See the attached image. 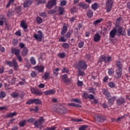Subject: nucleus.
<instances>
[{
	"label": "nucleus",
	"mask_w": 130,
	"mask_h": 130,
	"mask_svg": "<svg viewBox=\"0 0 130 130\" xmlns=\"http://www.w3.org/2000/svg\"><path fill=\"white\" fill-rule=\"evenodd\" d=\"M93 101L91 102L92 104H94V105H96V104H98V100L96 99H93Z\"/></svg>",
	"instance_id": "61"
},
{
	"label": "nucleus",
	"mask_w": 130,
	"mask_h": 130,
	"mask_svg": "<svg viewBox=\"0 0 130 130\" xmlns=\"http://www.w3.org/2000/svg\"><path fill=\"white\" fill-rule=\"evenodd\" d=\"M16 13L18 15H22V9L21 6H17L15 9Z\"/></svg>",
	"instance_id": "27"
},
{
	"label": "nucleus",
	"mask_w": 130,
	"mask_h": 130,
	"mask_svg": "<svg viewBox=\"0 0 130 130\" xmlns=\"http://www.w3.org/2000/svg\"><path fill=\"white\" fill-rule=\"evenodd\" d=\"M30 63L32 64V66H35L36 64V60H35V58L32 57L30 59Z\"/></svg>",
	"instance_id": "43"
},
{
	"label": "nucleus",
	"mask_w": 130,
	"mask_h": 130,
	"mask_svg": "<svg viewBox=\"0 0 130 130\" xmlns=\"http://www.w3.org/2000/svg\"><path fill=\"white\" fill-rule=\"evenodd\" d=\"M105 62V55H102L99 58V60L98 61V63H101V64H102V62Z\"/></svg>",
	"instance_id": "28"
},
{
	"label": "nucleus",
	"mask_w": 130,
	"mask_h": 130,
	"mask_svg": "<svg viewBox=\"0 0 130 130\" xmlns=\"http://www.w3.org/2000/svg\"><path fill=\"white\" fill-rule=\"evenodd\" d=\"M56 112L58 113H60V114H64L68 112V111L67 110V108L59 106L58 108L56 109Z\"/></svg>",
	"instance_id": "5"
},
{
	"label": "nucleus",
	"mask_w": 130,
	"mask_h": 130,
	"mask_svg": "<svg viewBox=\"0 0 130 130\" xmlns=\"http://www.w3.org/2000/svg\"><path fill=\"white\" fill-rule=\"evenodd\" d=\"M100 39H101V36L99 34H95L93 38L94 42H98V41H100Z\"/></svg>",
	"instance_id": "21"
},
{
	"label": "nucleus",
	"mask_w": 130,
	"mask_h": 130,
	"mask_svg": "<svg viewBox=\"0 0 130 130\" xmlns=\"http://www.w3.org/2000/svg\"><path fill=\"white\" fill-rule=\"evenodd\" d=\"M37 2V5L39 6V5H41V4H45L46 1L45 0H35Z\"/></svg>",
	"instance_id": "42"
},
{
	"label": "nucleus",
	"mask_w": 130,
	"mask_h": 130,
	"mask_svg": "<svg viewBox=\"0 0 130 130\" xmlns=\"http://www.w3.org/2000/svg\"><path fill=\"white\" fill-rule=\"evenodd\" d=\"M20 25L23 29H27L28 28V25H27V24L25 22V20H22L21 22Z\"/></svg>",
	"instance_id": "34"
},
{
	"label": "nucleus",
	"mask_w": 130,
	"mask_h": 130,
	"mask_svg": "<svg viewBox=\"0 0 130 130\" xmlns=\"http://www.w3.org/2000/svg\"><path fill=\"white\" fill-rule=\"evenodd\" d=\"M71 81H72L71 78H67L65 79L63 82L67 84V85H69L70 83H71Z\"/></svg>",
	"instance_id": "47"
},
{
	"label": "nucleus",
	"mask_w": 130,
	"mask_h": 130,
	"mask_svg": "<svg viewBox=\"0 0 130 130\" xmlns=\"http://www.w3.org/2000/svg\"><path fill=\"white\" fill-rule=\"evenodd\" d=\"M68 106H73V107H77L79 108H81V107H82V106L75 103H69L68 104Z\"/></svg>",
	"instance_id": "37"
},
{
	"label": "nucleus",
	"mask_w": 130,
	"mask_h": 130,
	"mask_svg": "<svg viewBox=\"0 0 130 130\" xmlns=\"http://www.w3.org/2000/svg\"><path fill=\"white\" fill-rule=\"evenodd\" d=\"M98 3H94L93 4H92L91 5V9L93 10V11H96L97 9H98Z\"/></svg>",
	"instance_id": "40"
},
{
	"label": "nucleus",
	"mask_w": 130,
	"mask_h": 130,
	"mask_svg": "<svg viewBox=\"0 0 130 130\" xmlns=\"http://www.w3.org/2000/svg\"><path fill=\"white\" fill-rule=\"evenodd\" d=\"M59 41L61 42H66L67 39L64 38V36H63L60 37V38L59 39Z\"/></svg>",
	"instance_id": "51"
},
{
	"label": "nucleus",
	"mask_w": 130,
	"mask_h": 130,
	"mask_svg": "<svg viewBox=\"0 0 130 130\" xmlns=\"http://www.w3.org/2000/svg\"><path fill=\"white\" fill-rule=\"evenodd\" d=\"M37 22L38 23V24H41L42 23V18L38 16L37 17Z\"/></svg>",
	"instance_id": "54"
},
{
	"label": "nucleus",
	"mask_w": 130,
	"mask_h": 130,
	"mask_svg": "<svg viewBox=\"0 0 130 130\" xmlns=\"http://www.w3.org/2000/svg\"><path fill=\"white\" fill-rule=\"evenodd\" d=\"M39 15L41 17H43V18L46 17V13H45V12H41L39 13Z\"/></svg>",
	"instance_id": "62"
},
{
	"label": "nucleus",
	"mask_w": 130,
	"mask_h": 130,
	"mask_svg": "<svg viewBox=\"0 0 130 130\" xmlns=\"http://www.w3.org/2000/svg\"><path fill=\"white\" fill-rule=\"evenodd\" d=\"M54 11L55 13L59 12V14L61 15H63V13H64V9L60 7H55L54 9Z\"/></svg>",
	"instance_id": "9"
},
{
	"label": "nucleus",
	"mask_w": 130,
	"mask_h": 130,
	"mask_svg": "<svg viewBox=\"0 0 130 130\" xmlns=\"http://www.w3.org/2000/svg\"><path fill=\"white\" fill-rule=\"evenodd\" d=\"M78 75L79 76H85V72H84L83 71H82V70H81V69H78Z\"/></svg>",
	"instance_id": "57"
},
{
	"label": "nucleus",
	"mask_w": 130,
	"mask_h": 130,
	"mask_svg": "<svg viewBox=\"0 0 130 130\" xmlns=\"http://www.w3.org/2000/svg\"><path fill=\"white\" fill-rule=\"evenodd\" d=\"M12 44L14 46H16L18 44V39H13L12 40Z\"/></svg>",
	"instance_id": "50"
},
{
	"label": "nucleus",
	"mask_w": 130,
	"mask_h": 130,
	"mask_svg": "<svg viewBox=\"0 0 130 130\" xmlns=\"http://www.w3.org/2000/svg\"><path fill=\"white\" fill-rule=\"evenodd\" d=\"M116 97L114 96L111 98V95H110L109 99H107L108 100V104L110 106H112L113 105V103H114V101H115Z\"/></svg>",
	"instance_id": "17"
},
{
	"label": "nucleus",
	"mask_w": 130,
	"mask_h": 130,
	"mask_svg": "<svg viewBox=\"0 0 130 130\" xmlns=\"http://www.w3.org/2000/svg\"><path fill=\"white\" fill-rule=\"evenodd\" d=\"M7 96V93L5 91L0 92V98H5Z\"/></svg>",
	"instance_id": "46"
},
{
	"label": "nucleus",
	"mask_w": 130,
	"mask_h": 130,
	"mask_svg": "<svg viewBox=\"0 0 130 130\" xmlns=\"http://www.w3.org/2000/svg\"><path fill=\"white\" fill-rule=\"evenodd\" d=\"M20 51H21L18 49L13 48L11 50L12 53L16 55V56H18V55H20Z\"/></svg>",
	"instance_id": "19"
},
{
	"label": "nucleus",
	"mask_w": 130,
	"mask_h": 130,
	"mask_svg": "<svg viewBox=\"0 0 130 130\" xmlns=\"http://www.w3.org/2000/svg\"><path fill=\"white\" fill-rule=\"evenodd\" d=\"M5 22H6V18H5V17H2L1 20H0V26H3Z\"/></svg>",
	"instance_id": "53"
},
{
	"label": "nucleus",
	"mask_w": 130,
	"mask_h": 130,
	"mask_svg": "<svg viewBox=\"0 0 130 130\" xmlns=\"http://www.w3.org/2000/svg\"><path fill=\"white\" fill-rule=\"evenodd\" d=\"M84 44H85V43H84V42L83 41H80L79 42V43H78V47L79 48H82L83 47V46H84Z\"/></svg>",
	"instance_id": "49"
},
{
	"label": "nucleus",
	"mask_w": 130,
	"mask_h": 130,
	"mask_svg": "<svg viewBox=\"0 0 130 130\" xmlns=\"http://www.w3.org/2000/svg\"><path fill=\"white\" fill-rule=\"evenodd\" d=\"M72 121H75V122H81L83 121V119H71Z\"/></svg>",
	"instance_id": "56"
},
{
	"label": "nucleus",
	"mask_w": 130,
	"mask_h": 130,
	"mask_svg": "<svg viewBox=\"0 0 130 130\" xmlns=\"http://www.w3.org/2000/svg\"><path fill=\"white\" fill-rule=\"evenodd\" d=\"M50 76V72H45L44 76H42V79H44L45 81H46V80H48V79H49Z\"/></svg>",
	"instance_id": "24"
},
{
	"label": "nucleus",
	"mask_w": 130,
	"mask_h": 130,
	"mask_svg": "<svg viewBox=\"0 0 130 130\" xmlns=\"http://www.w3.org/2000/svg\"><path fill=\"white\" fill-rule=\"evenodd\" d=\"M67 31H68V26L66 25H63V28L61 30V35H63L64 34H66Z\"/></svg>",
	"instance_id": "35"
},
{
	"label": "nucleus",
	"mask_w": 130,
	"mask_h": 130,
	"mask_svg": "<svg viewBox=\"0 0 130 130\" xmlns=\"http://www.w3.org/2000/svg\"><path fill=\"white\" fill-rule=\"evenodd\" d=\"M87 64L84 60H80L77 65L78 70H86L87 69Z\"/></svg>",
	"instance_id": "3"
},
{
	"label": "nucleus",
	"mask_w": 130,
	"mask_h": 130,
	"mask_svg": "<svg viewBox=\"0 0 130 130\" xmlns=\"http://www.w3.org/2000/svg\"><path fill=\"white\" fill-rule=\"evenodd\" d=\"M38 34H35L34 36V38L37 40V41H39V42H41L42 41V38L43 37V32L41 30L38 31Z\"/></svg>",
	"instance_id": "4"
},
{
	"label": "nucleus",
	"mask_w": 130,
	"mask_h": 130,
	"mask_svg": "<svg viewBox=\"0 0 130 130\" xmlns=\"http://www.w3.org/2000/svg\"><path fill=\"white\" fill-rule=\"evenodd\" d=\"M116 103L118 106L123 105V104L125 103V100L124 99V98L121 97L118 98L116 101Z\"/></svg>",
	"instance_id": "11"
},
{
	"label": "nucleus",
	"mask_w": 130,
	"mask_h": 130,
	"mask_svg": "<svg viewBox=\"0 0 130 130\" xmlns=\"http://www.w3.org/2000/svg\"><path fill=\"white\" fill-rule=\"evenodd\" d=\"M77 7H80V8H82L84 10H87V9H89L90 8V5L84 2H81L79 3L78 5H77Z\"/></svg>",
	"instance_id": "13"
},
{
	"label": "nucleus",
	"mask_w": 130,
	"mask_h": 130,
	"mask_svg": "<svg viewBox=\"0 0 130 130\" xmlns=\"http://www.w3.org/2000/svg\"><path fill=\"white\" fill-rule=\"evenodd\" d=\"M34 69L39 72V73H43V72H44V70L45 69V67L41 65L37 66L34 67Z\"/></svg>",
	"instance_id": "10"
},
{
	"label": "nucleus",
	"mask_w": 130,
	"mask_h": 130,
	"mask_svg": "<svg viewBox=\"0 0 130 130\" xmlns=\"http://www.w3.org/2000/svg\"><path fill=\"white\" fill-rule=\"evenodd\" d=\"M108 86H109V87L110 88H111V89H112L113 88H116V83H115L114 82V81H111L108 83Z\"/></svg>",
	"instance_id": "25"
},
{
	"label": "nucleus",
	"mask_w": 130,
	"mask_h": 130,
	"mask_svg": "<svg viewBox=\"0 0 130 130\" xmlns=\"http://www.w3.org/2000/svg\"><path fill=\"white\" fill-rule=\"evenodd\" d=\"M17 115L16 112L10 113L5 116L6 118H9V117H13Z\"/></svg>",
	"instance_id": "33"
},
{
	"label": "nucleus",
	"mask_w": 130,
	"mask_h": 130,
	"mask_svg": "<svg viewBox=\"0 0 130 130\" xmlns=\"http://www.w3.org/2000/svg\"><path fill=\"white\" fill-rule=\"evenodd\" d=\"M72 34V32L71 31H68L67 34L65 35L66 38L69 39L71 37V35Z\"/></svg>",
	"instance_id": "59"
},
{
	"label": "nucleus",
	"mask_w": 130,
	"mask_h": 130,
	"mask_svg": "<svg viewBox=\"0 0 130 130\" xmlns=\"http://www.w3.org/2000/svg\"><path fill=\"white\" fill-rule=\"evenodd\" d=\"M26 45H25V44L24 43H20L19 44V47L20 48H27V47H25Z\"/></svg>",
	"instance_id": "58"
},
{
	"label": "nucleus",
	"mask_w": 130,
	"mask_h": 130,
	"mask_svg": "<svg viewBox=\"0 0 130 130\" xmlns=\"http://www.w3.org/2000/svg\"><path fill=\"white\" fill-rule=\"evenodd\" d=\"M62 73H64V74H68V73H69V70H68V69L67 68H63L62 71H61Z\"/></svg>",
	"instance_id": "63"
},
{
	"label": "nucleus",
	"mask_w": 130,
	"mask_h": 130,
	"mask_svg": "<svg viewBox=\"0 0 130 130\" xmlns=\"http://www.w3.org/2000/svg\"><path fill=\"white\" fill-rule=\"evenodd\" d=\"M45 95H53V94H55V90L54 89H50L44 92Z\"/></svg>",
	"instance_id": "20"
},
{
	"label": "nucleus",
	"mask_w": 130,
	"mask_h": 130,
	"mask_svg": "<svg viewBox=\"0 0 130 130\" xmlns=\"http://www.w3.org/2000/svg\"><path fill=\"white\" fill-rule=\"evenodd\" d=\"M34 125L36 127H38L39 128H41V125H42V123L39 122L38 120L34 122Z\"/></svg>",
	"instance_id": "31"
},
{
	"label": "nucleus",
	"mask_w": 130,
	"mask_h": 130,
	"mask_svg": "<svg viewBox=\"0 0 130 130\" xmlns=\"http://www.w3.org/2000/svg\"><path fill=\"white\" fill-rule=\"evenodd\" d=\"M93 11L91 9H88L86 13V15L88 18H92L93 17Z\"/></svg>",
	"instance_id": "30"
},
{
	"label": "nucleus",
	"mask_w": 130,
	"mask_h": 130,
	"mask_svg": "<svg viewBox=\"0 0 130 130\" xmlns=\"http://www.w3.org/2000/svg\"><path fill=\"white\" fill-rule=\"evenodd\" d=\"M25 123H26V120H23L19 122V125L20 127H23V126L25 125Z\"/></svg>",
	"instance_id": "44"
},
{
	"label": "nucleus",
	"mask_w": 130,
	"mask_h": 130,
	"mask_svg": "<svg viewBox=\"0 0 130 130\" xmlns=\"http://www.w3.org/2000/svg\"><path fill=\"white\" fill-rule=\"evenodd\" d=\"M116 66L117 68V69H122L123 64L122 62H121L119 60L116 61Z\"/></svg>",
	"instance_id": "23"
},
{
	"label": "nucleus",
	"mask_w": 130,
	"mask_h": 130,
	"mask_svg": "<svg viewBox=\"0 0 130 130\" xmlns=\"http://www.w3.org/2000/svg\"><path fill=\"white\" fill-rule=\"evenodd\" d=\"M103 94L106 96V99H109L110 98V96L111 95V94H110V92L108 90V89L106 88H104L102 90Z\"/></svg>",
	"instance_id": "15"
},
{
	"label": "nucleus",
	"mask_w": 130,
	"mask_h": 130,
	"mask_svg": "<svg viewBox=\"0 0 130 130\" xmlns=\"http://www.w3.org/2000/svg\"><path fill=\"white\" fill-rule=\"evenodd\" d=\"M117 32V30L116 28L114 27L110 32V38H114L115 36L116 35V33Z\"/></svg>",
	"instance_id": "16"
},
{
	"label": "nucleus",
	"mask_w": 130,
	"mask_h": 130,
	"mask_svg": "<svg viewBox=\"0 0 130 130\" xmlns=\"http://www.w3.org/2000/svg\"><path fill=\"white\" fill-rule=\"evenodd\" d=\"M26 104H28V105H30V104H34V99L28 100L26 102Z\"/></svg>",
	"instance_id": "48"
},
{
	"label": "nucleus",
	"mask_w": 130,
	"mask_h": 130,
	"mask_svg": "<svg viewBox=\"0 0 130 130\" xmlns=\"http://www.w3.org/2000/svg\"><path fill=\"white\" fill-rule=\"evenodd\" d=\"M94 120L98 122H104V121H105V117L101 115H98L94 117Z\"/></svg>",
	"instance_id": "8"
},
{
	"label": "nucleus",
	"mask_w": 130,
	"mask_h": 130,
	"mask_svg": "<svg viewBox=\"0 0 130 130\" xmlns=\"http://www.w3.org/2000/svg\"><path fill=\"white\" fill-rule=\"evenodd\" d=\"M82 26L83 25L81 23H78L76 25V27L75 28V30L77 33H79V31H80V30H81V28Z\"/></svg>",
	"instance_id": "29"
},
{
	"label": "nucleus",
	"mask_w": 130,
	"mask_h": 130,
	"mask_svg": "<svg viewBox=\"0 0 130 130\" xmlns=\"http://www.w3.org/2000/svg\"><path fill=\"white\" fill-rule=\"evenodd\" d=\"M108 74L109 76H112V75H114V69H113V68L108 69Z\"/></svg>",
	"instance_id": "36"
},
{
	"label": "nucleus",
	"mask_w": 130,
	"mask_h": 130,
	"mask_svg": "<svg viewBox=\"0 0 130 130\" xmlns=\"http://www.w3.org/2000/svg\"><path fill=\"white\" fill-rule=\"evenodd\" d=\"M33 4V1L32 0H27L23 3L24 8H28L29 6H31Z\"/></svg>",
	"instance_id": "18"
},
{
	"label": "nucleus",
	"mask_w": 130,
	"mask_h": 130,
	"mask_svg": "<svg viewBox=\"0 0 130 130\" xmlns=\"http://www.w3.org/2000/svg\"><path fill=\"white\" fill-rule=\"evenodd\" d=\"M60 5L61 6H66V5H67V1L66 0H63L60 2Z\"/></svg>",
	"instance_id": "64"
},
{
	"label": "nucleus",
	"mask_w": 130,
	"mask_h": 130,
	"mask_svg": "<svg viewBox=\"0 0 130 130\" xmlns=\"http://www.w3.org/2000/svg\"><path fill=\"white\" fill-rule=\"evenodd\" d=\"M112 6H113V0H108L106 4L107 13H110V12H111Z\"/></svg>",
	"instance_id": "2"
},
{
	"label": "nucleus",
	"mask_w": 130,
	"mask_h": 130,
	"mask_svg": "<svg viewBox=\"0 0 130 130\" xmlns=\"http://www.w3.org/2000/svg\"><path fill=\"white\" fill-rule=\"evenodd\" d=\"M28 52H29L28 48H24L23 49V50L21 52L22 55L23 57L27 56V55H28Z\"/></svg>",
	"instance_id": "22"
},
{
	"label": "nucleus",
	"mask_w": 130,
	"mask_h": 130,
	"mask_svg": "<svg viewBox=\"0 0 130 130\" xmlns=\"http://www.w3.org/2000/svg\"><path fill=\"white\" fill-rule=\"evenodd\" d=\"M11 96H12V97H13V98H17V97H18L19 96V93L13 92L11 94Z\"/></svg>",
	"instance_id": "52"
},
{
	"label": "nucleus",
	"mask_w": 130,
	"mask_h": 130,
	"mask_svg": "<svg viewBox=\"0 0 130 130\" xmlns=\"http://www.w3.org/2000/svg\"><path fill=\"white\" fill-rule=\"evenodd\" d=\"M71 101V102H75L76 103H79L80 104H82V101L77 98L72 99Z\"/></svg>",
	"instance_id": "38"
},
{
	"label": "nucleus",
	"mask_w": 130,
	"mask_h": 130,
	"mask_svg": "<svg viewBox=\"0 0 130 130\" xmlns=\"http://www.w3.org/2000/svg\"><path fill=\"white\" fill-rule=\"evenodd\" d=\"M112 60V57L110 56H105V63H107V62H110Z\"/></svg>",
	"instance_id": "32"
},
{
	"label": "nucleus",
	"mask_w": 130,
	"mask_h": 130,
	"mask_svg": "<svg viewBox=\"0 0 130 130\" xmlns=\"http://www.w3.org/2000/svg\"><path fill=\"white\" fill-rule=\"evenodd\" d=\"M117 33H118V34H119V35L125 36V35H126L125 29L122 27H119L117 30Z\"/></svg>",
	"instance_id": "12"
},
{
	"label": "nucleus",
	"mask_w": 130,
	"mask_h": 130,
	"mask_svg": "<svg viewBox=\"0 0 130 130\" xmlns=\"http://www.w3.org/2000/svg\"><path fill=\"white\" fill-rule=\"evenodd\" d=\"M34 104H36V105H42V101L40 99H34Z\"/></svg>",
	"instance_id": "26"
},
{
	"label": "nucleus",
	"mask_w": 130,
	"mask_h": 130,
	"mask_svg": "<svg viewBox=\"0 0 130 130\" xmlns=\"http://www.w3.org/2000/svg\"><path fill=\"white\" fill-rule=\"evenodd\" d=\"M62 47H63V48H65L66 49H68L70 47V45L67 43H63L62 44Z\"/></svg>",
	"instance_id": "45"
},
{
	"label": "nucleus",
	"mask_w": 130,
	"mask_h": 130,
	"mask_svg": "<svg viewBox=\"0 0 130 130\" xmlns=\"http://www.w3.org/2000/svg\"><path fill=\"white\" fill-rule=\"evenodd\" d=\"M102 21H103V19L101 18L100 19H98L96 20L93 21V24L94 25V26H96V25H97V24H99V23H101V22H102Z\"/></svg>",
	"instance_id": "41"
},
{
	"label": "nucleus",
	"mask_w": 130,
	"mask_h": 130,
	"mask_svg": "<svg viewBox=\"0 0 130 130\" xmlns=\"http://www.w3.org/2000/svg\"><path fill=\"white\" fill-rule=\"evenodd\" d=\"M58 56L60 58H64V57H66V56H67V54H66L65 52L59 53L58 54Z\"/></svg>",
	"instance_id": "39"
},
{
	"label": "nucleus",
	"mask_w": 130,
	"mask_h": 130,
	"mask_svg": "<svg viewBox=\"0 0 130 130\" xmlns=\"http://www.w3.org/2000/svg\"><path fill=\"white\" fill-rule=\"evenodd\" d=\"M16 57L18 60V61H19V62H22L23 61V58L22 57V56L20 55H18L17 56H16Z\"/></svg>",
	"instance_id": "55"
},
{
	"label": "nucleus",
	"mask_w": 130,
	"mask_h": 130,
	"mask_svg": "<svg viewBox=\"0 0 130 130\" xmlns=\"http://www.w3.org/2000/svg\"><path fill=\"white\" fill-rule=\"evenodd\" d=\"M54 6H56V0H51L49 1L48 3L46 5V7L49 10H51L52 7H54Z\"/></svg>",
	"instance_id": "6"
},
{
	"label": "nucleus",
	"mask_w": 130,
	"mask_h": 130,
	"mask_svg": "<svg viewBox=\"0 0 130 130\" xmlns=\"http://www.w3.org/2000/svg\"><path fill=\"white\" fill-rule=\"evenodd\" d=\"M30 91L32 94H35L37 96H41V95L43 94V92L34 88H31Z\"/></svg>",
	"instance_id": "14"
},
{
	"label": "nucleus",
	"mask_w": 130,
	"mask_h": 130,
	"mask_svg": "<svg viewBox=\"0 0 130 130\" xmlns=\"http://www.w3.org/2000/svg\"><path fill=\"white\" fill-rule=\"evenodd\" d=\"M121 76H122V69L120 68L117 69L115 73V78L116 79H120Z\"/></svg>",
	"instance_id": "7"
},
{
	"label": "nucleus",
	"mask_w": 130,
	"mask_h": 130,
	"mask_svg": "<svg viewBox=\"0 0 130 130\" xmlns=\"http://www.w3.org/2000/svg\"><path fill=\"white\" fill-rule=\"evenodd\" d=\"M83 98H84V99H88V97H89V94L87 93H84L83 94Z\"/></svg>",
	"instance_id": "60"
},
{
	"label": "nucleus",
	"mask_w": 130,
	"mask_h": 130,
	"mask_svg": "<svg viewBox=\"0 0 130 130\" xmlns=\"http://www.w3.org/2000/svg\"><path fill=\"white\" fill-rule=\"evenodd\" d=\"M7 64L9 66L10 68H14V71H17L18 70V62L16 60V59H13L12 61H6Z\"/></svg>",
	"instance_id": "1"
}]
</instances>
